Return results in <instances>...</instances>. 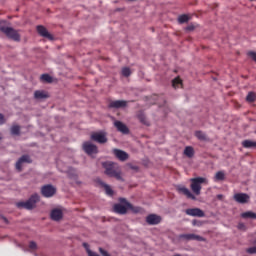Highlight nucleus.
Here are the masks:
<instances>
[{
    "mask_svg": "<svg viewBox=\"0 0 256 256\" xmlns=\"http://www.w3.org/2000/svg\"><path fill=\"white\" fill-rule=\"evenodd\" d=\"M208 180L205 177H196V178H191L190 179V189L191 191L183 186V185H178L176 186V191L178 193H181L182 195H185L187 199H192V201H197V197L201 195V189H203V184L207 185ZM196 195V196H195Z\"/></svg>",
    "mask_w": 256,
    "mask_h": 256,
    "instance_id": "1",
    "label": "nucleus"
},
{
    "mask_svg": "<svg viewBox=\"0 0 256 256\" xmlns=\"http://www.w3.org/2000/svg\"><path fill=\"white\" fill-rule=\"evenodd\" d=\"M102 167H104V173L108 177H112L117 181H124L123 176L121 175V167H119V164L115 162H103Z\"/></svg>",
    "mask_w": 256,
    "mask_h": 256,
    "instance_id": "2",
    "label": "nucleus"
},
{
    "mask_svg": "<svg viewBox=\"0 0 256 256\" xmlns=\"http://www.w3.org/2000/svg\"><path fill=\"white\" fill-rule=\"evenodd\" d=\"M39 194H33L27 201L25 202H17L16 206L18 209H35L37 203H39Z\"/></svg>",
    "mask_w": 256,
    "mask_h": 256,
    "instance_id": "3",
    "label": "nucleus"
},
{
    "mask_svg": "<svg viewBox=\"0 0 256 256\" xmlns=\"http://www.w3.org/2000/svg\"><path fill=\"white\" fill-rule=\"evenodd\" d=\"M0 31L4 33L8 39H12V41L19 42L21 41V35L19 34V30H15L14 28L4 26L0 23Z\"/></svg>",
    "mask_w": 256,
    "mask_h": 256,
    "instance_id": "4",
    "label": "nucleus"
},
{
    "mask_svg": "<svg viewBox=\"0 0 256 256\" xmlns=\"http://www.w3.org/2000/svg\"><path fill=\"white\" fill-rule=\"evenodd\" d=\"M41 193H42L43 197H46V198L53 197V195H55V193H57V188H55L51 184H47V185L42 186Z\"/></svg>",
    "mask_w": 256,
    "mask_h": 256,
    "instance_id": "5",
    "label": "nucleus"
},
{
    "mask_svg": "<svg viewBox=\"0 0 256 256\" xmlns=\"http://www.w3.org/2000/svg\"><path fill=\"white\" fill-rule=\"evenodd\" d=\"M83 150L85 151V153H87V155H97V153H99L97 145L91 142H84Z\"/></svg>",
    "mask_w": 256,
    "mask_h": 256,
    "instance_id": "6",
    "label": "nucleus"
},
{
    "mask_svg": "<svg viewBox=\"0 0 256 256\" xmlns=\"http://www.w3.org/2000/svg\"><path fill=\"white\" fill-rule=\"evenodd\" d=\"M233 199L234 201H236V203L245 205V203H249V199H251V197L249 196V194L246 193H236L234 194Z\"/></svg>",
    "mask_w": 256,
    "mask_h": 256,
    "instance_id": "7",
    "label": "nucleus"
},
{
    "mask_svg": "<svg viewBox=\"0 0 256 256\" xmlns=\"http://www.w3.org/2000/svg\"><path fill=\"white\" fill-rule=\"evenodd\" d=\"M119 203H122L123 205H127L128 211H131L132 213H141V211H143L141 207L134 206L125 198H119Z\"/></svg>",
    "mask_w": 256,
    "mask_h": 256,
    "instance_id": "8",
    "label": "nucleus"
},
{
    "mask_svg": "<svg viewBox=\"0 0 256 256\" xmlns=\"http://www.w3.org/2000/svg\"><path fill=\"white\" fill-rule=\"evenodd\" d=\"M178 239H184L185 241H205L203 236L197 234H180Z\"/></svg>",
    "mask_w": 256,
    "mask_h": 256,
    "instance_id": "9",
    "label": "nucleus"
},
{
    "mask_svg": "<svg viewBox=\"0 0 256 256\" xmlns=\"http://www.w3.org/2000/svg\"><path fill=\"white\" fill-rule=\"evenodd\" d=\"M92 141H96V143H107V136L103 132H95L91 135Z\"/></svg>",
    "mask_w": 256,
    "mask_h": 256,
    "instance_id": "10",
    "label": "nucleus"
},
{
    "mask_svg": "<svg viewBox=\"0 0 256 256\" xmlns=\"http://www.w3.org/2000/svg\"><path fill=\"white\" fill-rule=\"evenodd\" d=\"M185 213L190 217H205V212H203V210L200 208H188L186 209Z\"/></svg>",
    "mask_w": 256,
    "mask_h": 256,
    "instance_id": "11",
    "label": "nucleus"
},
{
    "mask_svg": "<svg viewBox=\"0 0 256 256\" xmlns=\"http://www.w3.org/2000/svg\"><path fill=\"white\" fill-rule=\"evenodd\" d=\"M23 163H33V160H31V157H29V155H23L16 162V169H17V171H22L23 170Z\"/></svg>",
    "mask_w": 256,
    "mask_h": 256,
    "instance_id": "12",
    "label": "nucleus"
},
{
    "mask_svg": "<svg viewBox=\"0 0 256 256\" xmlns=\"http://www.w3.org/2000/svg\"><path fill=\"white\" fill-rule=\"evenodd\" d=\"M162 218L161 216L157 215V214H150L146 217V223L148 225H159V223H161Z\"/></svg>",
    "mask_w": 256,
    "mask_h": 256,
    "instance_id": "13",
    "label": "nucleus"
},
{
    "mask_svg": "<svg viewBox=\"0 0 256 256\" xmlns=\"http://www.w3.org/2000/svg\"><path fill=\"white\" fill-rule=\"evenodd\" d=\"M114 213H118V215H127L128 207L127 204L118 203L115 204L114 207Z\"/></svg>",
    "mask_w": 256,
    "mask_h": 256,
    "instance_id": "14",
    "label": "nucleus"
},
{
    "mask_svg": "<svg viewBox=\"0 0 256 256\" xmlns=\"http://www.w3.org/2000/svg\"><path fill=\"white\" fill-rule=\"evenodd\" d=\"M111 109H123L127 107V101L125 100H115L109 103Z\"/></svg>",
    "mask_w": 256,
    "mask_h": 256,
    "instance_id": "15",
    "label": "nucleus"
},
{
    "mask_svg": "<svg viewBox=\"0 0 256 256\" xmlns=\"http://www.w3.org/2000/svg\"><path fill=\"white\" fill-rule=\"evenodd\" d=\"M37 31L41 37H45L46 39L53 41V35H51L49 31H47V28H45L44 26H37Z\"/></svg>",
    "mask_w": 256,
    "mask_h": 256,
    "instance_id": "16",
    "label": "nucleus"
},
{
    "mask_svg": "<svg viewBox=\"0 0 256 256\" xmlns=\"http://www.w3.org/2000/svg\"><path fill=\"white\" fill-rule=\"evenodd\" d=\"M114 126L116 127L117 131L123 133L124 135H127V133H129V128L127 127V125L119 120H116L114 122Z\"/></svg>",
    "mask_w": 256,
    "mask_h": 256,
    "instance_id": "17",
    "label": "nucleus"
},
{
    "mask_svg": "<svg viewBox=\"0 0 256 256\" xmlns=\"http://www.w3.org/2000/svg\"><path fill=\"white\" fill-rule=\"evenodd\" d=\"M113 153L119 161H127V159H129V154L123 150L114 149Z\"/></svg>",
    "mask_w": 256,
    "mask_h": 256,
    "instance_id": "18",
    "label": "nucleus"
},
{
    "mask_svg": "<svg viewBox=\"0 0 256 256\" xmlns=\"http://www.w3.org/2000/svg\"><path fill=\"white\" fill-rule=\"evenodd\" d=\"M50 216L52 221H61V219H63V211L59 209H54L51 211Z\"/></svg>",
    "mask_w": 256,
    "mask_h": 256,
    "instance_id": "19",
    "label": "nucleus"
},
{
    "mask_svg": "<svg viewBox=\"0 0 256 256\" xmlns=\"http://www.w3.org/2000/svg\"><path fill=\"white\" fill-rule=\"evenodd\" d=\"M99 184L101 185V187L104 188V191L106 193V195H109V197H113V189H111V186H109V184H106L103 181H100Z\"/></svg>",
    "mask_w": 256,
    "mask_h": 256,
    "instance_id": "20",
    "label": "nucleus"
},
{
    "mask_svg": "<svg viewBox=\"0 0 256 256\" xmlns=\"http://www.w3.org/2000/svg\"><path fill=\"white\" fill-rule=\"evenodd\" d=\"M242 146L244 147V149H255L256 142L253 140H244L242 142Z\"/></svg>",
    "mask_w": 256,
    "mask_h": 256,
    "instance_id": "21",
    "label": "nucleus"
},
{
    "mask_svg": "<svg viewBox=\"0 0 256 256\" xmlns=\"http://www.w3.org/2000/svg\"><path fill=\"white\" fill-rule=\"evenodd\" d=\"M34 97L36 99H47L49 98V94H47L45 91L37 90L34 92Z\"/></svg>",
    "mask_w": 256,
    "mask_h": 256,
    "instance_id": "22",
    "label": "nucleus"
},
{
    "mask_svg": "<svg viewBox=\"0 0 256 256\" xmlns=\"http://www.w3.org/2000/svg\"><path fill=\"white\" fill-rule=\"evenodd\" d=\"M137 117H138L140 123H142L143 125H147V126L150 125L149 120H147V116H145V113L140 111L138 113Z\"/></svg>",
    "mask_w": 256,
    "mask_h": 256,
    "instance_id": "23",
    "label": "nucleus"
},
{
    "mask_svg": "<svg viewBox=\"0 0 256 256\" xmlns=\"http://www.w3.org/2000/svg\"><path fill=\"white\" fill-rule=\"evenodd\" d=\"M184 155L186 157H188L189 159H191L195 155V149H193V147H191V146L185 147Z\"/></svg>",
    "mask_w": 256,
    "mask_h": 256,
    "instance_id": "24",
    "label": "nucleus"
},
{
    "mask_svg": "<svg viewBox=\"0 0 256 256\" xmlns=\"http://www.w3.org/2000/svg\"><path fill=\"white\" fill-rule=\"evenodd\" d=\"M241 217L242 219H256V213L252 211L243 212Z\"/></svg>",
    "mask_w": 256,
    "mask_h": 256,
    "instance_id": "25",
    "label": "nucleus"
},
{
    "mask_svg": "<svg viewBox=\"0 0 256 256\" xmlns=\"http://www.w3.org/2000/svg\"><path fill=\"white\" fill-rule=\"evenodd\" d=\"M11 135H21V126L12 125L10 128Z\"/></svg>",
    "mask_w": 256,
    "mask_h": 256,
    "instance_id": "26",
    "label": "nucleus"
},
{
    "mask_svg": "<svg viewBox=\"0 0 256 256\" xmlns=\"http://www.w3.org/2000/svg\"><path fill=\"white\" fill-rule=\"evenodd\" d=\"M214 181H225V172L218 171L214 176Z\"/></svg>",
    "mask_w": 256,
    "mask_h": 256,
    "instance_id": "27",
    "label": "nucleus"
},
{
    "mask_svg": "<svg viewBox=\"0 0 256 256\" xmlns=\"http://www.w3.org/2000/svg\"><path fill=\"white\" fill-rule=\"evenodd\" d=\"M183 85V81L181 80V78L177 77L172 81V87H174V89L179 88L180 86Z\"/></svg>",
    "mask_w": 256,
    "mask_h": 256,
    "instance_id": "28",
    "label": "nucleus"
},
{
    "mask_svg": "<svg viewBox=\"0 0 256 256\" xmlns=\"http://www.w3.org/2000/svg\"><path fill=\"white\" fill-rule=\"evenodd\" d=\"M40 79L44 81V83H53V78L49 74H42Z\"/></svg>",
    "mask_w": 256,
    "mask_h": 256,
    "instance_id": "29",
    "label": "nucleus"
},
{
    "mask_svg": "<svg viewBox=\"0 0 256 256\" xmlns=\"http://www.w3.org/2000/svg\"><path fill=\"white\" fill-rule=\"evenodd\" d=\"M246 101H248V103H255L256 94L254 92H249L248 95L246 96Z\"/></svg>",
    "mask_w": 256,
    "mask_h": 256,
    "instance_id": "30",
    "label": "nucleus"
},
{
    "mask_svg": "<svg viewBox=\"0 0 256 256\" xmlns=\"http://www.w3.org/2000/svg\"><path fill=\"white\" fill-rule=\"evenodd\" d=\"M195 137H197V139H199L200 141H205L207 139V136L202 131H196Z\"/></svg>",
    "mask_w": 256,
    "mask_h": 256,
    "instance_id": "31",
    "label": "nucleus"
},
{
    "mask_svg": "<svg viewBox=\"0 0 256 256\" xmlns=\"http://www.w3.org/2000/svg\"><path fill=\"white\" fill-rule=\"evenodd\" d=\"M189 21V16L187 14L180 15L178 17V23H187Z\"/></svg>",
    "mask_w": 256,
    "mask_h": 256,
    "instance_id": "32",
    "label": "nucleus"
},
{
    "mask_svg": "<svg viewBox=\"0 0 256 256\" xmlns=\"http://www.w3.org/2000/svg\"><path fill=\"white\" fill-rule=\"evenodd\" d=\"M123 77H129L131 75V69L129 67L122 68Z\"/></svg>",
    "mask_w": 256,
    "mask_h": 256,
    "instance_id": "33",
    "label": "nucleus"
},
{
    "mask_svg": "<svg viewBox=\"0 0 256 256\" xmlns=\"http://www.w3.org/2000/svg\"><path fill=\"white\" fill-rule=\"evenodd\" d=\"M29 249H31L32 251H35L37 249V243L35 241H31L29 243Z\"/></svg>",
    "mask_w": 256,
    "mask_h": 256,
    "instance_id": "34",
    "label": "nucleus"
},
{
    "mask_svg": "<svg viewBox=\"0 0 256 256\" xmlns=\"http://www.w3.org/2000/svg\"><path fill=\"white\" fill-rule=\"evenodd\" d=\"M250 255H255L256 254V246L250 247L246 250Z\"/></svg>",
    "mask_w": 256,
    "mask_h": 256,
    "instance_id": "35",
    "label": "nucleus"
},
{
    "mask_svg": "<svg viewBox=\"0 0 256 256\" xmlns=\"http://www.w3.org/2000/svg\"><path fill=\"white\" fill-rule=\"evenodd\" d=\"M196 27L195 24H190L186 27V31H195Z\"/></svg>",
    "mask_w": 256,
    "mask_h": 256,
    "instance_id": "36",
    "label": "nucleus"
},
{
    "mask_svg": "<svg viewBox=\"0 0 256 256\" xmlns=\"http://www.w3.org/2000/svg\"><path fill=\"white\" fill-rule=\"evenodd\" d=\"M99 251H100L102 256H111V255L108 254L107 251L103 250V248H99Z\"/></svg>",
    "mask_w": 256,
    "mask_h": 256,
    "instance_id": "37",
    "label": "nucleus"
},
{
    "mask_svg": "<svg viewBox=\"0 0 256 256\" xmlns=\"http://www.w3.org/2000/svg\"><path fill=\"white\" fill-rule=\"evenodd\" d=\"M5 123V116L3 114H0V125H3Z\"/></svg>",
    "mask_w": 256,
    "mask_h": 256,
    "instance_id": "38",
    "label": "nucleus"
},
{
    "mask_svg": "<svg viewBox=\"0 0 256 256\" xmlns=\"http://www.w3.org/2000/svg\"><path fill=\"white\" fill-rule=\"evenodd\" d=\"M216 198H217L219 201H222L223 195H222V194H218V195L216 196Z\"/></svg>",
    "mask_w": 256,
    "mask_h": 256,
    "instance_id": "39",
    "label": "nucleus"
},
{
    "mask_svg": "<svg viewBox=\"0 0 256 256\" xmlns=\"http://www.w3.org/2000/svg\"><path fill=\"white\" fill-rule=\"evenodd\" d=\"M243 228H245V224L240 223V224L238 225V229H243Z\"/></svg>",
    "mask_w": 256,
    "mask_h": 256,
    "instance_id": "40",
    "label": "nucleus"
},
{
    "mask_svg": "<svg viewBox=\"0 0 256 256\" xmlns=\"http://www.w3.org/2000/svg\"><path fill=\"white\" fill-rule=\"evenodd\" d=\"M2 219H3V221L5 222V223H7V218L6 217H2Z\"/></svg>",
    "mask_w": 256,
    "mask_h": 256,
    "instance_id": "41",
    "label": "nucleus"
},
{
    "mask_svg": "<svg viewBox=\"0 0 256 256\" xmlns=\"http://www.w3.org/2000/svg\"><path fill=\"white\" fill-rule=\"evenodd\" d=\"M132 169H137V166H133Z\"/></svg>",
    "mask_w": 256,
    "mask_h": 256,
    "instance_id": "42",
    "label": "nucleus"
},
{
    "mask_svg": "<svg viewBox=\"0 0 256 256\" xmlns=\"http://www.w3.org/2000/svg\"><path fill=\"white\" fill-rule=\"evenodd\" d=\"M254 245H256V240L254 241Z\"/></svg>",
    "mask_w": 256,
    "mask_h": 256,
    "instance_id": "43",
    "label": "nucleus"
},
{
    "mask_svg": "<svg viewBox=\"0 0 256 256\" xmlns=\"http://www.w3.org/2000/svg\"><path fill=\"white\" fill-rule=\"evenodd\" d=\"M193 225H195V221H193Z\"/></svg>",
    "mask_w": 256,
    "mask_h": 256,
    "instance_id": "44",
    "label": "nucleus"
}]
</instances>
